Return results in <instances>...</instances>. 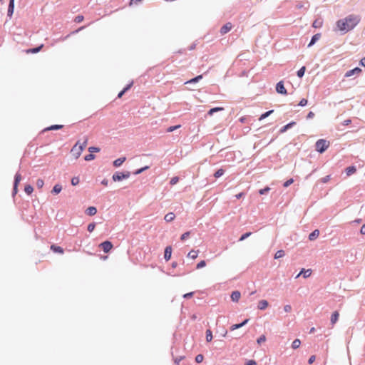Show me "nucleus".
Here are the masks:
<instances>
[{
    "mask_svg": "<svg viewBox=\"0 0 365 365\" xmlns=\"http://www.w3.org/2000/svg\"><path fill=\"white\" fill-rule=\"evenodd\" d=\"M126 160V158L125 156L123 157H120V158H118L117 159H115L113 162V167L115 168H118L120 167L125 161Z\"/></svg>",
    "mask_w": 365,
    "mask_h": 365,
    "instance_id": "obj_17",
    "label": "nucleus"
},
{
    "mask_svg": "<svg viewBox=\"0 0 365 365\" xmlns=\"http://www.w3.org/2000/svg\"><path fill=\"white\" fill-rule=\"evenodd\" d=\"M99 247L105 253H108L113 249V245L110 240H105L99 245Z\"/></svg>",
    "mask_w": 365,
    "mask_h": 365,
    "instance_id": "obj_5",
    "label": "nucleus"
},
{
    "mask_svg": "<svg viewBox=\"0 0 365 365\" xmlns=\"http://www.w3.org/2000/svg\"><path fill=\"white\" fill-rule=\"evenodd\" d=\"M269 305V302L265 299H262L258 302L257 308L259 310H264Z\"/></svg>",
    "mask_w": 365,
    "mask_h": 365,
    "instance_id": "obj_24",
    "label": "nucleus"
},
{
    "mask_svg": "<svg viewBox=\"0 0 365 365\" xmlns=\"http://www.w3.org/2000/svg\"><path fill=\"white\" fill-rule=\"evenodd\" d=\"M362 72V69L360 68V67H355L352 69H350L349 71H347L346 73H345V75H344V77H351L354 75H358L359 73H361Z\"/></svg>",
    "mask_w": 365,
    "mask_h": 365,
    "instance_id": "obj_8",
    "label": "nucleus"
},
{
    "mask_svg": "<svg viewBox=\"0 0 365 365\" xmlns=\"http://www.w3.org/2000/svg\"><path fill=\"white\" fill-rule=\"evenodd\" d=\"M172 251H173V249L170 245L165 247V250H164V259L166 262L169 261L171 259Z\"/></svg>",
    "mask_w": 365,
    "mask_h": 365,
    "instance_id": "obj_10",
    "label": "nucleus"
},
{
    "mask_svg": "<svg viewBox=\"0 0 365 365\" xmlns=\"http://www.w3.org/2000/svg\"><path fill=\"white\" fill-rule=\"evenodd\" d=\"M87 142H88V139H87V138H86V139L84 140V141H83V143H80L78 142V146H79V147H82V148H82V150H83L85 149V148L86 147Z\"/></svg>",
    "mask_w": 365,
    "mask_h": 365,
    "instance_id": "obj_62",
    "label": "nucleus"
},
{
    "mask_svg": "<svg viewBox=\"0 0 365 365\" xmlns=\"http://www.w3.org/2000/svg\"><path fill=\"white\" fill-rule=\"evenodd\" d=\"M202 78V75H197L195 76L194 78L187 81L185 83V84H192V83H196L199 82Z\"/></svg>",
    "mask_w": 365,
    "mask_h": 365,
    "instance_id": "obj_27",
    "label": "nucleus"
},
{
    "mask_svg": "<svg viewBox=\"0 0 365 365\" xmlns=\"http://www.w3.org/2000/svg\"><path fill=\"white\" fill-rule=\"evenodd\" d=\"M185 359L184 356H180L174 359V363L175 365H179L180 362Z\"/></svg>",
    "mask_w": 365,
    "mask_h": 365,
    "instance_id": "obj_56",
    "label": "nucleus"
},
{
    "mask_svg": "<svg viewBox=\"0 0 365 365\" xmlns=\"http://www.w3.org/2000/svg\"><path fill=\"white\" fill-rule=\"evenodd\" d=\"M96 224L95 222H91L88 225V227H87V230L89 232H92L95 227H96Z\"/></svg>",
    "mask_w": 365,
    "mask_h": 365,
    "instance_id": "obj_49",
    "label": "nucleus"
},
{
    "mask_svg": "<svg viewBox=\"0 0 365 365\" xmlns=\"http://www.w3.org/2000/svg\"><path fill=\"white\" fill-rule=\"evenodd\" d=\"M179 180H180V178L178 176H175V177L172 178L171 180H170V185H175L176 183L178 182Z\"/></svg>",
    "mask_w": 365,
    "mask_h": 365,
    "instance_id": "obj_50",
    "label": "nucleus"
},
{
    "mask_svg": "<svg viewBox=\"0 0 365 365\" xmlns=\"http://www.w3.org/2000/svg\"><path fill=\"white\" fill-rule=\"evenodd\" d=\"M225 172L223 168H220L215 171L213 175L215 178H219L225 174Z\"/></svg>",
    "mask_w": 365,
    "mask_h": 365,
    "instance_id": "obj_37",
    "label": "nucleus"
},
{
    "mask_svg": "<svg viewBox=\"0 0 365 365\" xmlns=\"http://www.w3.org/2000/svg\"><path fill=\"white\" fill-rule=\"evenodd\" d=\"M270 190V187L269 186H266L262 189L259 190L258 193L260 195H266L267 194Z\"/></svg>",
    "mask_w": 365,
    "mask_h": 365,
    "instance_id": "obj_42",
    "label": "nucleus"
},
{
    "mask_svg": "<svg viewBox=\"0 0 365 365\" xmlns=\"http://www.w3.org/2000/svg\"><path fill=\"white\" fill-rule=\"evenodd\" d=\"M357 24H334L331 31L337 36H342L353 30Z\"/></svg>",
    "mask_w": 365,
    "mask_h": 365,
    "instance_id": "obj_1",
    "label": "nucleus"
},
{
    "mask_svg": "<svg viewBox=\"0 0 365 365\" xmlns=\"http://www.w3.org/2000/svg\"><path fill=\"white\" fill-rule=\"evenodd\" d=\"M249 321H250V319H245L240 323L232 324L230 327V330L234 331V330L238 329L240 328H242V327L245 326L248 323Z\"/></svg>",
    "mask_w": 365,
    "mask_h": 365,
    "instance_id": "obj_9",
    "label": "nucleus"
},
{
    "mask_svg": "<svg viewBox=\"0 0 365 365\" xmlns=\"http://www.w3.org/2000/svg\"><path fill=\"white\" fill-rule=\"evenodd\" d=\"M356 172V168L355 165H350L346 168L345 173L347 176H350Z\"/></svg>",
    "mask_w": 365,
    "mask_h": 365,
    "instance_id": "obj_22",
    "label": "nucleus"
},
{
    "mask_svg": "<svg viewBox=\"0 0 365 365\" xmlns=\"http://www.w3.org/2000/svg\"><path fill=\"white\" fill-rule=\"evenodd\" d=\"M13 11H14V0H10L9 9H8L9 14H12Z\"/></svg>",
    "mask_w": 365,
    "mask_h": 365,
    "instance_id": "obj_54",
    "label": "nucleus"
},
{
    "mask_svg": "<svg viewBox=\"0 0 365 365\" xmlns=\"http://www.w3.org/2000/svg\"><path fill=\"white\" fill-rule=\"evenodd\" d=\"M88 216H93L97 213V208L95 206H89L85 211Z\"/></svg>",
    "mask_w": 365,
    "mask_h": 365,
    "instance_id": "obj_20",
    "label": "nucleus"
},
{
    "mask_svg": "<svg viewBox=\"0 0 365 365\" xmlns=\"http://www.w3.org/2000/svg\"><path fill=\"white\" fill-rule=\"evenodd\" d=\"M306 71V67L304 66H302L297 71V76L298 78H302L304 76Z\"/></svg>",
    "mask_w": 365,
    "mask_h": 365,
    "instance_id": "obj_34",
    "label": "nucleus"
},
{
    "mask_svg": "<svg viewBox=\"0 0 365 365\" xmlns=\"http://www.w3.org/2000/svg\"><path fill=\"white\" fill-rule=\"evenodd\" d=\"M61 190H62V185L57 183L53 187L51 193L53 195H58L61 192Z\"/></svg>",
    "mask_w": 365,
    "mask_h": 365,
    "instance_id": "obj_29",
    "label": "nucleus"
},
{
    "mask_svg": "<svg viewBox=\"0 0 365 365\" xmlns=\"http://www.w3.org/2000/svg\"><path fill=\"white\" fill-rule=\"evenodd\" d=\"M331 179V175H326L325 177L319 179L317 182V185H318V183L321 182V183H327Z\"/></svg>",
    "mask_w": 365,
    "mask_h": 365,
    "instance_id": "obj_40",
    "label": "nucleus"
},
{
    "mask_svg": "<svg viewBox=\"0 0 365 365\" xmlns=\"http://www.w3.org/2000/svg\"><path fill=\"white\" fill-rule=\"evenodd\" d=\"M330 145V142L326 139H319L315 143V150L320 154L324 153Z\"/></svg>",
    "mask_w": 365,
    "mask_h": 365,
    "instance_id": "obj_2",
    "label": "nucleus"
},
{
    "mask_svg": "<svg viewBox=\"0 0 365 365\" xmlns=\"http://www.w3.org/2000/svg\"><path fill=\"white\" fill-rule=\"evenodd\" d=\"M133 81H130V83H128L118 94L117 97L118 98H122V96L126 93L128 92L130 88L131 87L133 86Z\"/></svg>",
    "mask_w": 365,
    "mask_h": 365,
    "instance_id": "obj_11",
    "label": "nucleus"
},
{
    "mask_svg": "<svg viewBox=\"0 0 365 365\" xmlns=\"http://www.w3.org/2000/svg\"><path fill=\"white\" fill-rule=\"evenodd\" d=\"M193 294H194L193 292H187V293L183 294L182 297L185 299H187L191 298L193 296Z\"/></svg>",
    "mask_w": 365,
    "mask_h": 365,
    "instance_id": "obj_61",
    "label": "nucleus"
},
{
    "mask_svg": "<svg viewBox=\"0 0 365 365\" xmlns=\"http://www.w3.org/2000/svg\"><path fill=\"white\" fill-rule=\"evenodd\" d=\"M252 235V232H245L243 233L240 237L239 238V241H243L245 240H246L247 238H248L250 235Z\"/></svg>",
    "mask_w": 365,
    "mask_h": 365,
    "instance_id": "obj_43",
    "label": "nucleus"
},
{
    "mask_svg": "<svg viewBox=\"0 0 365 365\" xmlns=\"http://www.w3.org/2000/svg\"><path fill=\"white\" fill-rule=\"evenodd\" d=\"M34 191V187L30 185L27 184L24 186V192L28 195H30Z\"/></svg>",
    "mask_w": 365,
    "mask_h": 365,
    "instance_id": "obj_33",
    "label": "nucleus"
},
{
    "mask_svg": "<svg viewBox=\"0 0 365 365\" xmlns=\"http://www.w3.org/2000/svg\"><path fill=\"white\" fill-rule=\"evenodd\" d=\"M86 28V26H81L80 28L77 29H75L73 30V31H71L69 34H68L67 36H64V37H61L60 39L61 41H65L66 39H67L72 34H76L77 33H78L79 31L83 30L84 29Z\"/></svg>",
    "mask_w": 365,
    "mask_h": 365,
    "instance_id": "obj_25",
    "label": "nucleus"
},
{
    "mask_svg": "<svg viewBox=\"0 0 365 365\" xmlns=\"http://www.w3.org/2000/svg\"><path fill=\"white\" fill-rule=\"evenodd\" d=\"M285 252L283 250H277L274 255V259H279L284 256Z\"/></svg>",
    "mask_w": 365,
    "mask_h": 365,
    "instance_id": "obj_41",
    "label": "nucleus"
},
{
    "mask_svg": "<svg viewBox=\"0 0 365 365\" xmlns=\"http://www.w3.org/2000/svg\"><path fill=\"white\" fill-rule=\"evenodd\" d=\"M284 311L285 312H287V313L290 312L292 311V307H291V305H289V304H286V305H284Z\"/></svg>",
    "mask_w": 365,
    "mask_h": 365,
    "instance_id": "obj_64",
    "label": "nucleus"
},
{
    "mask_svg": "<svg viewBox=\"0 0 365 365\" xmlns=\"http://www.w3.org/2000/svg\"><path fill=\"white\" fill-rule=\"evenodd\" d=\"M83 20H84L83 16L78 15L77 16H76L74 21H75V23H81Z\"/></svg>",
    "mask_w": 365,
    "mask_h": 365,
    "instance_id": "obj_60",
    "label": "nucleus"
},
{
    "mask_svg": "<svg viewBox=\"0 0 365 365\" xmlns=\"http://www.w3.org/2000/svg\"><path fill=\"white\" fill-rule=\"evenodd\" d=\"M360 18L358 16H355V15H350L348 17H346L345 19V22L344 23H351V22H356V23H358L359 21H360Z\"/></svg>",
    "mask_w": 365,
    "mask_h": 365,
    "instance_id": "obj_18",
    "label": "nucleus"
},
{
    "mask_svg": "<svg viewBox=\"0 0 365 365\" xmlns=\"http://www.w3.org/2000/svg\"><path fill=\"white\" fill-rule=\"evenodd\" d=\"M175 217V215L173 212H170L165 215L164 220L167 222H170L174 220Z\"/></svg>",
    "mask_w": 365,
    "mask_h": 365,
    "instance_id": "obj_30",
    "label": "nucleus"
},
{
    "mask_svg": "<svg viewBox=\"0 0 365 365\" xmlns=\"http://www.w3.org/2000/svg\"><path fill=\"white\" fill-rule=\"evenodd\" d=\"M205 338H206L207 342H210L212 340V339H213L212 331H211L210 329H208L206 330Z\"/></svg>",
    "mask_w": 365,
    "mask_h": 365,
    "instance_id": "obj_32",
    "label": "nucleus"
},
{
    "mask_svg": "<svg viewBox=\"0 0 365 365\" xmlns=\"http://www.w3.org/2000/svg\"><path fill=\"white\" fill-rule=\"evenodd\" d=\"M130 176V173L129 171H117L114 173L112 175V180L114 182H120L123 180L128 179Z\"/></svg>",
    "mask_w": 365,
    "mask_h": 365,
    "instance_id": "obj_3",
    "label": "nucleus"
},
{
    "mask_svg": "<svg viewBox=\"0 0 365 365\" xmlns=\"http://www.w3.org/2000/svg\"><path fill=\"white\" fill-rule=\"evenodd\" d=\"M295 125H296L295 121H291V122L288 123L287 124L284 125V126H282L280 128V130H279V133H284L287 132L289 129L294 127Z\"/></svg>",
    "mask_w": 365,
    "mask_h": 365,
    "instance_id": "obj_12",
    "label": "nucleus"
},
{
    "mask_svg": "<svg viewBox=\"0 0 365 365\" xmlns=\"http://www.w3.org/2000/svg\"><path fill=\"white\" fill-rule=\"evenodd\" d=\"M294 182V179L293 178H289L287 180H286L284 183H283V187H288L289 185H291L292 183Z\"/></svg>",
    "mask_w": 365,
    "mask_h": 365,
    "instance_id": "obj_51",
    "label": "nucleus"
},
{
    "mask_svg": "<svg viewBox=\"0 0 365 365\" xmlns=\"http://www.w3.org/2000/svg\"><path fill=\"white\" fill-rule=\"evenodd\" d=\"M100 150H101V148L99 147L91 146V147L88 148V151L91 153H93V154L94 153H98Z\"/></svg>",
    "mask_w": 365,
    "mask_h": 365,
    "instance_id": "obj_46",
    "label": "nucleus"
},
{
    "mask_svg": "<svg viewBox=\"0 0 365 365\" xmlns=\"http://www.w3.org/2000/svg\"><path fill=\"white\" fill-rule=\"evenodd\" d=\"M275 89L276 92L281 95L287 96L288 93L287 89L284 87L283 81H280L278 83H277Z\"/></svg>",
    "mask_w": 365,
    "mask_h": 365,
    "instance_id": "obj_6",
    "label": "nucleus"
},
{
    "mask_svg": "<svg viewBox=\"0 0 365 365\" xmlns=\"http://www.w3.org/2000/svg\"><path fill=\"white\" fill-rule=\"evenodd\" d=\"M308 103V101L306 98H302L298 103V106L304 107L307 106Z\"/></svg>",
    "mask_w": 365,
    "mask_h": 365,
    "instance_id": "obj_57",
    "label": "nucleus"
},
{
    "mask_svg": "<svg viewBox=\"0 0 365 365\" xmlns=\"http://www.w3.org/2000/svg\"><path fill=\"white\" fill-rule=\"evenodd\" d=\"M203 359H204V356L201 354H197L195 358V361L197 364L201 363L203 361Z\"/></svg>",
    "mask_w": 365,
    "mask_h": 365,
    "instance_id": "obj_48",
    "label": "nucleus"
},
{
    "mask_svg": "<svg viewBox=\"0 0 365 365\" xmlns=\"http://www.w3.org/2000/svg\"><path fill=\"white\" fill-rule=\"evenodd\" d=\"M205 266H206V262L205 260H201L197 264L196 269H201Z\"/></svg>",
    "mask_w": 365,
    "mask_h": 365,
    "instance_id": "obj_53",
    "label": "nucleus"
},
{
    "mask_svg": "<svg viewBox=\"0 0 365 365\" xmlns=\"http://www.w3.org/2000/svg\"><path fill=\"white\" fill-rule=\"evenodd\" d=\"M95 158H96V155L94 154H93V153H91L89 154L86 155L84 156V160L86 161H91V160H94Z\"/></svg>",
    "mask_w": 365,
    "mask_h": 365,
    "instance_id": "obj_45",
    "label": "nucleus"
},
{
    "mask_svg": "<svg viewBox=\"0 0 365 365\" xmlns=\"http://www.w3.org/2000/svg\"><path fill=\"white\" fill-rule=\"evenodd\" d=\"M245 365H257V362L254 359H250L245 362Z\"/></svg>",
    "mask_w": 365,
    "mask_h": 365,
    "instance_id": "obj_63",
    "label": "nucleus"
},
{
    "mask_svg": "<svg viewBox=\"0 0 365 365\" xmlns=\"http://www.w3.org/2000/svg\"><path fill=\"white\" fill-rule=\"evenodd\" d=\"M198 256V251H195L194 250H192L190 251L187 255V257L191 258L192 259H195Z\"/></svg>",
    "mask_w": 365,
    "mask_h": 365,
    "instance_id": "obj_36",
    "label": "nucleus"
},
{
    "mask_svg": "<svg viewBox=\"0 0 365 365\" xmlns=\"http://www.w3.org/2000/svg\"><path fill=\"white\" fill-rule=\"evenodd\" d=\"M232 24H223V26L220 30L221 35L228 33L232 28Z\"/></svg>",
    "mask_w": 365,
    "mask_h": 365,
    "instance_id": "obj_23",
    "label": "nucleus"
},
{
    "mask_svg": "<svg viewBox=\"0 0 365 365\" xmlns=\"http://www.w3.org/2000/svg\"><path fill=\"white\" fill-rule=\"evenodd\" d=\"M21 180V175L17 172L14 175V183H13V189H12V197H14L17 194L19 189V185Z\"/></svg>",
    "mask_w": 365,
    "mask_h": 365,
    "instance_id": "obj_4",
    "label": "nucleus"
},
{
    "mask_svg": "<svg viewBox=\"0 0 365 365\" xmlns=\"http://www.w3.org/2000/svg\"><path fill=\"white\" fill-rule=\"evenodd\" d=\"M274 112V110H267L264 113H263L262 114H261V115L259 116V120H264L266 118H267L269 115H270L272 113Z\"/></svg>",
    "mask_w": 365,
    "mask_h": 365,
    "instance_id": "obj_39",
    "label": "nucleus"
},
{
    "mask_svg": "<svg viewBox=\"0 0 365 365\" xmlns=\"http://www.w3.org/2000/svg\"><path fill=\"white\" fill-rule=\"evenodd\" d=\"M149 168H150V167H149L148 165H145V166H144V167H142V168H139V169H137V170H134V171L133 172V174L134 175H139V174H141V173H143L144 171H145V170H148Z\"/></svg>",
    "mask_w": 365,
    "mask_h": 365,
    "instance_id": "obj_31",
    "label": "nucleus"
},
{
    "mask_svg": "<svg viewBox=\"0 0 365 365\" xmlns=\"http://www.w3.org/2000/svg\"><path fill=\"white\" fill-rule=\"evenodd\" d=\"M50 248L54 253L63 254L64 252V250L57 245H51Z\"/></svg>",
    "mask_w": 365,
    "mask_h": 365,
    "instance_id": "obj_19",
    "label": "nucleus"
},
{
    "mask_svg": "<svg viewBox=\"0 0 365 365\" xmlns=\"http://www.w3.org/2000/svg\"><path fill=\"white\" fill-rule=\"evenodd\" d=\"M266 341V336L265 335L262 334L257 339V343L258 344H261L262 342L265 341Z\"/></svg>",
    "mask_w": 365,
    "mask_h": 365,
    "instance_id": "obj_58",
    "label": "nucleus"
},
{
    "mask_svg": "<svg viewBox=\"0 0 365 365\" xmlns=\"http://www.w3.org/2000/svg\"><path fill=\"white\" fill-rule=\"evenodd\" d=\"M319 235V230L316 229L313 230L309 235V240L310 241L315 240Z\"/></svg>",
    "mask_w": 365,
    "mask_h": 365,
    "instance_id": "obj_26",
    "label": "nucleus"
},
{
    "mask_svg": "<svg viewBox=\"0 0 365 365\" xmlns=\"http://www.w3.org/2000/svg\"><path fill=\"white\" fill-rule=\"evenodd\" d=\"M79 178L78 177H73L71 180V183L72 185L76 186L79 183Z\"/></svg>",
    "mask_w": 365,
    "mask_h": 365,
    "instance_id": "obj_52",
    "label": "nucleus"
},
{
    "mask_svg": "<svg viewBox=\"0 0 365 365\" xmlns=\"http://www.w3.org/2000/svg\"><path fill=\"white\" fill-rule=\"evenodd\" d=\"M44 185V181L42 179H38L36 181V186L38 189H41Z\"/></svg>",
    "mask_w": 365,
    "mask_h": 365,
    "instance_id": "obj_55",
    "label": "nucleus"
},
{
    "mask_svg": "<svg viewBox=\"0 0 365 365\" xmlns=\"http://www.w3.org/2000/svg\"><path fill=\"white\" fill-rule=\"evenodd\" d=\"M223 110H224V108H222V107H214V108H210L208 110L207 115H213L214 113L217 112V111H221Z\"/></svg>",
    "mask_w": 365,
    "mask_h": 365,
    "instance_id": "obj_35",
    "label": "nucleus"
},
{
    "mask_svg": "<svg viewBox=\"0 0 365 365\" xmlns=\"http://www.w3.org/2000/svg\"><path fill=\"white\" fill-rule=\"evenodd\" d=\"M320 37H321V34L320 33H317V34L313 35L312 38H311V40H310V41H309V43L307 45V47L310 48L312 46H314L319 41Z\"/></svg>",
    "mask_w": 365,
    "mask_h": 365,
    "instance_id": "obj_14",
    "label": "nucleus"
},
{
    "mask_svg": "<svg viewBox=\"0 0 365 365\" xmlns=\"http://www.w3.org/2000/svg\"><path fill=\"white\" fill-rule=\"evenodd\" d=\"M181 127V125L180 124H178V125H172V126H170L167 128V132L168 133H171V132H173L174 130L180 128Z\"/></svg>",
    "mask_w": 365,
    "mask_h": 365,
    "instance_id": "obj_44",
    "label": "nucleus"
},
{
    "mask_svg": "<svg viewBox=\"0 0 365 365\" xmlns=\"http://www.w3.org/2000/svg\"><path fill=\"white\" fill-rule=\"evenodd\" d=\"M339 314L338 311H334L332 312L330 318V321L331 324H334L339 319Z\"/></svg>",
    "mask_w": 365,
    "mask_h": 365,
    "instance_id": "obj_28",
    "label": "nucleus"
},
{
    "mask_svg": "<svg viewBox=\"0 0 365 365\" xmlns=\"http://www.w3.org/2000/svg\"><path fill=\"white\" fill-rule=\"evenodd\" d=\"M300 345H301V341H300V339H295L292 341V346H292V348L293 349H298V348L300 346Z\"/></svg>",
    "mask_w": 365,
    "mask_h": 365,
    "instance_id": "obj_38",
    "label": "nucleus"
},
{
    "mask_svg": "<svg viewBox=\"0 0 365 365\" xmlns=\"http://www.w3.org/2000/svg\"><path fill=\"white\" fill-rule=\"evenodd\" d=\"M312 272V270L311 269L302 268V269H301L299 273L297 274V276L296 277L297 278L300 275H303V277L304 279H307L311 275Z\"/></svg>",
    "mask_w": 365,
    "mask_h": 365,
    "instance_id": "obj_13",
    "label": "nucleus"
},
{
    "mask_svg": "<svg viewBox=\"0 0 365 365\" xmlns=\"http://www.w3.org/2000/svg\"><path fill=\"white\" fill-rule=\"evenodd\" d=\"M251 117L250 116H242L239 119V121L242 123H247L249 119H250Z\"/></svg>",
    "mask_w": 365,
    "mask_h": 365,
    "instance_id": "obj_59",
    "label": "nucleus"
},
{
    "mask_svg": "<svg viewBox=\"0 0 365 365\" xmlns=\"http://www.w3.org/2000/svg\"><path fill=\"white\" fill-rule=\"evenodd\" d=\"M240 297H241V293L238 290L233 291L231 293V296H230L232 301L234 302H237L239 301Z\"/></svg>",
    "mask_w": 365,
    "mask_h": 365,
    "instance_id": "obj_16",
    "label": "nucleus"
},
{
    "mask_svg": "<svg viewBox=\"0 0 365 365\" xmlns=\"http://www.w3.org/2000/svg\"><path fill=\"white\" fill-rule=\"evenodd\" d=\"M43 47V44H41L39 46L28 48V49L25 50V52L26 53H37L42 49Z\"/></svg>",
    "mask_w": 365,
    "mask_h": 365,
    "instance_id": "obj_15",
    "label": "nucleus"
},
{
    "mask_svg": "<svg viewBox=\"0 0 365 365\" xmlns=\"http://www.w3.org/2000/svg\"><path fill=\"white\" fill-rule=\"evenodd\" d=\"M191 234V231H187L185 232H184L181 236H180V240L182 241H185L186 240L189 236Z\"/></svg>",
    "mask_w": 365,
    "mask_h": 365,
    "instance_id": "obj_47",
    "label": "nucleus"
},
{
    "mask_svg": "<svg viewBox=\"0 0 365 365\" xmlns=\"http://www.w3.org/2000/svg\"><path fill=\"white\" fill-rule=\"evenodd\" d=\"M81 147L78 146V141L71 148V153L75 157V158H78L83 152L82 148H80Z\"/></svg>",
    "mask_w": 365,
    "mask_h": 365,
    "instance_id": "obj_7",
    "label": "nucleus"
},
{
    "mask_svg": "<svg viewBox=\"0 0 365 365\" xmlns=\"http://www.w3.org/2000/svg\"><path fill=\"white\" fill-rule=\"evenodd\" d=\"M63 127V125H58V124L51 125L44 128L42 130V132H46V131H49V130H57L61 129Z\"/></svg>",
    "mask_w": 365,
    "mask_h": 365,
    "instance_id": "obj_21",
    "label": "nucleus"
}]
</instances>
